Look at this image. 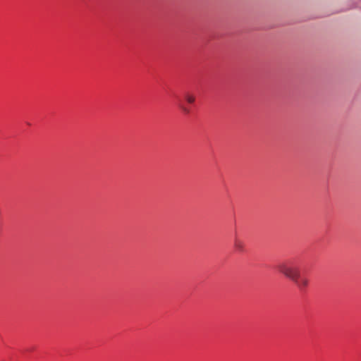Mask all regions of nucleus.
<instances>
[{"label": "nucleus", "instance_id": "f257e3e1", "mask_svg": "<svg viewBox=\"0 0 361 361\" xmlns=\"http://www.w3.org/2000/svg\"><path fill=\"white\" fill-rule=\"evenodd\" d=\"M280 274L293 281L300 290H305L309 285V279L301 276L299 267L293 260L281 262L276 266Z\"/></svg>", "mask_w": 361, "mask_h": 361}, {"label": "nucleus", "instance_id": "f03ea898", "mask_svg": "<svg viewBox=\"0 0 361 361\" xmlns=\"http://www.w3.org/2000/svg\"><path fill=\"white\" fill-rule=\"evenodd\" d=\"M234 248L236 252H244L245 250V243L244 242L238 238H235V240H234Z\"/></svg>", "mask_w": 361, "mask_h": 361}, {"label": "nucleus", "instance_id": "7ed1b4c3", "mask_svg": "<svg viewBox=\"0 0 361 361\" xmlns=\"http://www.w3.org/2000/svg\"><path fill=\"white\" fill-rule=\"evenodd\" d=\"M185 100L188 104H193L195 101V95L190 92H185L183 95Z\"/></svg>", "mask_w": 361, "mask_h": 361}, {"label": "nucleus", "instance_id": "20e7f679", "mask_svg": "<svg viewBox=\"0 0 361 361\" xmlns=\"http://www.w3.org/2000/svg\"><path fill=\"white\" fill-rule=\"evenodd\" d=\"M179 108L181 109V111H183V113L184 114H189L190 113V109L186 106L185 105H184L183 104H179Z\"/></svg>", "mask_w": 361, "mask_h": 361}]
</instances>
